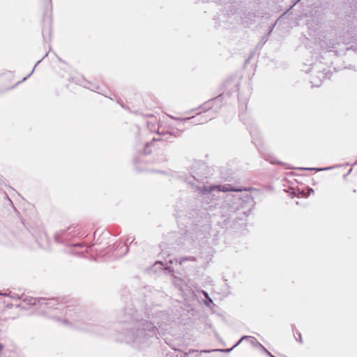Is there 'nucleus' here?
<instances>
[{
  "mask_svg": "<svg viewBox=\"0 0 357 357\" xmlns=\"http://www.w3.org/2000/svg\"><path fill=\"white\" fill-rule=\"evenodd\" d=\"M160 126H159V127H158V133H162H162H164L163 130H162V131L160 132Z\"/></svg>",
  "mask_w": 357,
  "mask_h": 357,
  "instance_id": "3",
  "label": "nucleus"
},
{
  "mask_svg": "<svg viewBox=\"0 0 357 357\" xmlns=\"http://www.w3.org/2000/svg\"><path fill=\"white\" fill-rule=\"evenodd\" d=\"M218 189L219 191L222 192H230V191H240L241 190L235 189L231 188L229 185H222V186H211L210 187V189L208 190L209 192H211L213 190H215Z\"/></svg>",
  "mask_w": 357,
  "mask_h": 357,
  "instance_id": "1",
  "label": "nucleus"
},
{
  "mask_svg": "<svg viewBox=\"0 0 357 357\" xmlns=\"http://www.w3.org/2000/svg\"><path fill=\"white\" fill-rule=\"evenodd\" d=\"M47 9H51V0H46Z\"/></svg>",
  "mask_w": 357,
  "mask_h": 357,
  "instance_id": "2",
  "label": "nucleus"
},
{
  "mask_svg": "<svg viewBox=\"0 0 357 357\" xmlns=\"http://www.w3.org/2000/svg\"><path fill=\"white\" fill-rule=\"evenodd\" d=\"M2 349H3V347H2L1 344L0 343V352L1 351Z\"/></svg>",
  "mask_w": 357,
  "mask_h": 357,
  "instance_id": "4",
  "label": "nucleus"
}]
</instances>
